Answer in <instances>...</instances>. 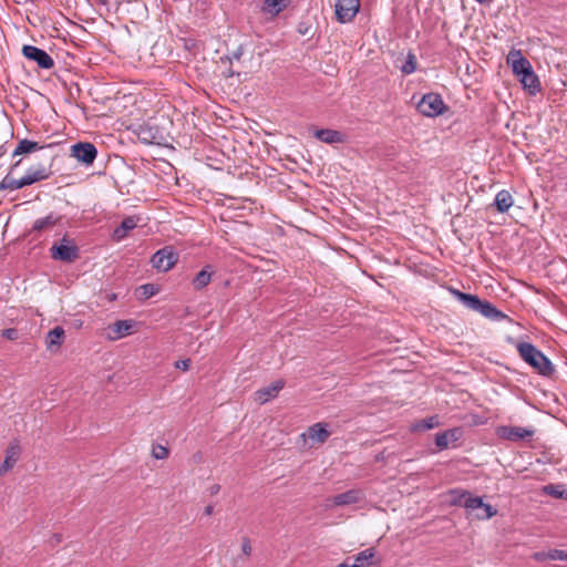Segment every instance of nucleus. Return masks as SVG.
Returning <instances> with one entry per match:
<instances>
[{
  "instance_id": "nucleus-37",
  "label": "nucleus",
  "mask_w": 567,
  "mask_h": 567,
  "mask_svg": "<svg viewBox=\"0 0 567 567\" xmlns=\"http://www.w3.org/2000/svg\"><path fill=\"white\" fill-rule=\"evenodd\" d=\"M297 31L301 35H308L311 31V24L308 21H300L297 25Z\"/></svg>"
},
{
  "instance_id": "nucleus-49",
  "label": "nucleus",
  "mask_w": 567,
  "mask_h": 567,
  "mask_svg": "<svg viewBox=\"0 0 567 567\" xmlns=\"http://www.w3.org/2000/svg\"><path fill=\"white\" fill-rule=\"evenodd\" d=\"M102 3H106L109 0H99Z\"/></svg>"
},
{
  "instance_id": "nucleus-39",
  "label": "nucleus",
  "mask_w": 567,
  "mask_h": 567,
  "mask_svg": "<svg viewBox=\"0 0 567 567\" xmlns=\"http://www.w3.org/2000/svg\"><path fill=\"white\" fill-rule=\"evenodd\" d=\"M251 550H252V548H251L249 538H247V537L243 538V544H241L243 554L246 556H249L251 554Z\"/></svg>"
},
{
  "instance_id": "nucleus-32",
  "label": "nucleus",
  "mask_w": 567,
  "mask_h": 567,
  "mask_svg": "<svg viewBox=\"0 0 567 567\" xmlns=\"http://www.w3.org/2000/svg\"><path fill=\"white\" fill-rule=\"evenodd\" d=\"M451 504L455 506H464V501L467 499V497H471V493L463 491V489H451Z\"/></svg>"
},
{
  "instance_id": "nucleus-36",
  "label": "nucleus",
  "mask_w": 567,
  "mask_h": 567,
  "mask_svg": "<svg viewBox=\"0 0 567 567\" xmlns=\"http://www.w3.org/2000/svg\"><path fill=\"white\" fill-rule=\"evenodd\" d=\"M549 560H567V551L561 549H551L547 555Z\"/></svg>"
},
{
  "instance_id": "nucleus-20",
  "label": "nucleus",
  "mask_w": 567,
  "mask_h": 567,
  "mask_svg": "<svg viewBox=\"0 0 567 567\" xmlns=\"http://www.w3.org/2000/svg\"><path fill=\"white\" fill-rule=\"evenodd\" d=\"M462 436V430L460 427H454L441 433H437L435 436V444L440 450H445L449 447L451 442H456Z\"/></svg>"
},
{
  "instance_id": "nucleus-6",
  "label": "nucleus",
  "mask_w": 567,
  "mask_h": 567,
  "mask_svg": "<svg viewBox=\"0 0 567 567\" xmlns=\"http://www.w3.org/2000/svg\"><path fill=\"white\" fill-rule=\"evenodd\" d=\"M464 507L470 512L474 513V517L477 519H489L496 515L497 511L489 504H485L478 496L467 497L464 501Z\"/></svg>"
},
{
  "instance_id": "nucleus-16",
  "label": "nucleus",
  "mask_w": 567,
  "mask_h": 567,
  "mask_svg": "<svg viewBox=\"0 0 567 567\" xmlns=\"http://www.w3.org/2000/svg\"><path fill=\"white\" fill-rule=\"evenodd\" d=\"M364 493L361 489H349L344 493L333 496L330 501L334 506H347L361 502Z\"/></svg>"
},
{
  "instance_id": "nucleus-7",
  "label": "nucleus",
  "mask_w": 567,
  "mask_h": 567,
  "mask_svg": "<svg viewBox=\"0 0 567 567\" xmlns=\"http://www.w3.org/2000/svg\"><path fill=\"white\" fill-rule=\"evenodd\" d=\"M360 9V0H336L334 12L340 23L351 22Z\"/></svg>"
},
{
  "instance_id": "nucleus-9",
  "label": "nucleus",
  "mask_w": 567,
  "mask_h": 567,
  "mask_svg": "<svg viewBox=\"0 0 567 567\" xmlns=\"http://www.w3.org/2000/svg\"><path fill=\"white\" fill-rule=\"evenodd\" d=\"M51 164L39 163L31 165L22 176V183L32 185L37 182L48 179L52 175Z\"/></svg>"
},
{
  "instance_id": "nucleus-33",
  "label": "nucleus",
  "mask_w": 567,
  "mask_h": 567,
  "mask_svg": "<svg viewBox=\"0 0 567 567\" xmlns=\"http://www.w3.org/2000/svg\"><path fill=\"white\" fill-rule=\"evenodd\" d=\"M416 70V58L413 53H409L401 71L404 74H412Z\"/></svg>"
},
{
  "instance_id": "nucleus-10",
  "label": "nucleus",
  "mask_w": 567,
  "mask_h": 567,
  "mask_svg": "<svg viewBox=\"0 0 567 567\" xmlns=\"http://www.w3.org/2000/svg\"><path fill=\"white\" fill-rule=\"evenodd\" d=\"M22 53L27 59L37 62L42 69H51L54 65L53 59L38 47L25 44L22 48Z\"/></svg>"
},
{
  "instance_id": "nucleus-18",
  "label": "nucleus",
  "mask_w": 567,
  "mask_h": 567,
  "mask_svg": "<svg viewBox=\"0 0 567 567\" xmlns=\"http://www.w3.org/2000/svg\"><path fill=\"white\" fill-rule=\"evenodd\" d=\"M62 216L54 213H50L45 217L38 218L33 221L31 231L42 233L52 229L54 226L61 223Z\"/></svg>"
},
{
  "instance_id": "nucleus-1",
  "label": "nucleus",
  "mask_w": 567,
  "mask_h": 567,
  "mask_svg": "<svg viewBox=\"0 0 567 567\" xmlns=\"http://www.w3.org/2000/svg\"><path fill=\"white\" fill-rule=\"evenodd\" d=\"M451 292L457 298L460 302H462L464 307L481 313L487 319L493 321H502L506 318V315L495 308L493 303L487 300L480 299L476 295L465 293L457 289H451Z\"/></svg>"
},
{
  "instance_id": "nucleus-38",
  "label": "nucleus",
  "mask_w": 567,
  "mask_h": 567,
  "mask_svg": "<svg viewBox=\"0 0 567 567\" xmlns=\"http://www.w3.org/2000/svg\"><path fill=\"white\" fill-rule=\"evenodd\" d=\"M1 333H2L3 338H6L8 340H12V341L17 340L18 336H19L18 330L14 328L4 329V330H2Z\"/></svg>"
},
{
  "instance_id": "nucleus-29",
  "label": "nucleus",
  "mask_w": 567,
  "mask_h": 567,
  "mask_svg": "<svg viewBox=\"0 0 567 567\" xmlns=\"http://www.w3.org/2000/svg\"><path fill=\"white\" fill-rule=\"evenodd\" d=\"M24 186H25V184L22 183V177L14 178L10 174H8L0 183V189L17 190V189L23 188Z\"/></svg>"
},
{
  "instance_id": "nucleus-5",
  "label": "nucleus",
  "mask_w": 567,
  "mask_h": 567,
  "mask_svg": "<svg viewBox=\"0 0 567 567\" xmlns=\"http://www.w3.org/2000/svg\"><path fill=\"white\" fill-rule=\"evenodd\" d=\"M178 255L169 246L157 250L151 259L153 267L164 272L171 270L176 265Z\"/></svg>"
},
{
  "instance_id": "nucleus-48",
  "label": "nucleus",
  "mask_w": 567,
  "mask_h": 567,
  "mask_svg": "<svg viewBox=\"0 0 567 567\" xmlns=\"http://www.w3.org/2000/svg\"><path fill=\"white\" fill-rule=\"evenodd\" d=\"M478 3H483L485 0H475Z\"/></svg>"
},
{
  "instance_id": "nucleus-47",
  "label": "nucleus",
  "mask_w": 567,
  "mask_h": 567,
  "mask_svg": "<svg viewBox=\"0 0 567 567\" xmlns=\"http://www.w3.org/2000/svg\"><path fill=\"white\" fill-rule=\"evenodd\" d=\"M218 489H219V486H217V485L213 487V492H217Z\"/></svg>"
},
{
  "instance_id": "nucleus-4",
  "label": "nucleus",
  "mask_w": 567,
  "mask_h": 567,
  "mask_svg": "<svg viewBox=\"0 0 567 567\" xmlns=\"http://www.w3.org/2000/svg\"><path fill=\"white\" fill-rule=\"evenodd\" d=\"M447 110L442 96L437 93L424 94L417 103V111L427 116L435 117L443 114Z\"/></svg>"
},
{
  "instance_id": "nucleus-22",
  "label": "nucleus",
  "mask_w": 567,
  "mask_h": 567,
  "mask_svg": "<svg viewBox=\"0 0 567 567\" xmlns=\"http://www.w3.org/2000/svg\"><path fill=\"white\" fill-rule=\"evenodd\" d=\"M214 275V269L210 265L205 266L192 280L193 288L197 291L206 288Z\"/></svg>"
},
{
  "instance_id": "nucleus-43",
  "label": "nucleus",
  "mask_w": 567,
  "mask_h": 567,
  "mask_svg": "<svg viewBox=\"0 0 567 567\" xmlns=\"http://www.w3.org/2000/svg\"><path fill=\"white\" fill-rule=\"evenodd\" d=\"M62 542V535L61 534H54L52 537V543L59 544Z\"/></svg>"
},
{
  "instance_id": "nucleus-3",
  "label": "nucleus",
  "mask_w": 567,
  "mask_h": 567,
  "mask_svg": "<svg viewBox=\"0 0 567 567\" xmlns=\"http://www.w3.org/2000/svg\"><path fill=\"white\" fill-rule=\"evenodd\" d=\"M50 256L53 260L72 264L80 257V248L74 239L64 235L60 241L54 243L50 248Z\"/></svg>"
},
{
  "instance_id": "nucleus-23",
  "label": "nucleus",
  "mask_w": 567,
  "mask_h": 567,
  "mask_svg": "<svg viewBox=\"0 0 567 567\" xmlns=\"http://www.w3.org/2000/svg\"><path fill=\"white\" fill-rule=\"evenodd\" d=\"M43 148H44V146L39 144L38 142L23 138V140L19 141L16 148L13 150L12 157L28 155V154H31L33 152H37V151H40Z\"/></svg>"
},
{
  "instance_id": "nucleus-21",
  "label": "nucleus",
  "mask_w": 567,
  "mask_h": 567,
  "mask_svg": "<svg viewBox=\"0 0 567 567\" xmlns=\"http://www.w3.org/2000/svg\"><path fill=\"white\" fill-rule=\"evenodd\" d=\"M315 137L327 144H339L344 142V135L341 132L331 128L316 130Z\"/></svg>"
},
{
  "instance_id": "nucleus-17",
  "label": "nucleus",
  "mask_w": 567,
  "mask_h": 567,
  "mask_svg": "<svg viewBox=\"0 0 567 567\" xmlns=\"http://www.w3.org/2000/svg\"><path fill=\"white\" fill-rule=\"evenodd\" d=\"M523 87L528 91L530 95H535L542 90L540 81L533 68L517 78Z\"/></svg>"
},
{
  "instance_id": "nucleus-46",
  "label": "nucleus",
  "mask_w": 567,
  "mask_h": 567,
  "mask_svg": "<svg viewBox=\"0 0 567 567\" xmlns=\"http://www.w3.org/2000/svg\"><path fill=\"white\" fill-rule=\"evenodd\" d=\"M20 164H21V159L13 163L11 168L13 169V168L18 167Z\"/></svg>"
},
{
  "instance_id": "nucleus-25",
  "label": "nucleus",
  "mask_w": 567,
  "mask_h": 567,
  "mask_svg": "<svg viewBox=\"0 0 567 567\" xmlns=\"http://www.w3.org/2000/svg\"><path fill=\"white\" fill-rule=\"evenodd\" d=\"M64 329L60 326L50 330L45 337L47 348L52 351L54 348H60L64 340Z\"/></svg>"
},
{
  "instance_id": "nucleus-28",
  "label": "nucleus",
  "mask_w": 567,
  "mask_h": 567,
  "mask_svg": "<svg viewBox=\"0 0 567 567\" xmlns=\"http://www.w3.org/2000/svg\"><path fill=\"white\" fill-rule=\"evenodd\" d=\"M287 8L286 0H265L262 11L271 16H278Z\"/></svg>"
},
{
  "instance_id": "nucleus-35",
  "label": "nucleus",
  "mask_w": 567,
  "mask_h": 567,
  "mask_svg": "<svg viewBox=\"0 0 567 567\" xmlns=\"http://www.w3.org/2000/svg\"><path fill=\"white\" fill-rule=\"evenodd\" d=\"M141 290V298L148 299L153 296H155L158 291V289L153 284H145L140 287Z\"/></svg>"
},
{
  "instance_id": "nucleus-40",
  "label": "nucleus",
  "mask_w": 567,
  "mask_h": 567,
  "mask_svg": "<svg viewBox=\"0 0 567 567\" xmlns=\"http://www.w3.org/2000/svg\"><path fill=\"white\" fill-rule=\"evenodd\" d=\"M175 367L177 369H181L183 371H187L190 367V360L189 359H186V360H179L175 363Z\"/></svg>"
},
{
  "instance_id": "nucleus-34",
  "label": "nucleus",
  "mask_w": 567,
  "mask_h": 567,
  "mask_svg": "<svg viewBox=\"0 0 567 567\" xmlns=\"http://www.w3.org/2000/svg\"><path fill=\"white\" fill-rule=\"evenodd\" d=\"M169 455V450L166 446L156 444L152 449V456L156 460H166Z\"/></svg>"
},
{
  "instance_id": "nucleus-19",
  "label": "nucleus",
  "mask_w": 567,
  "mask_h": 567,
  "mask_svg": "<svg viewBox=\"0 0 567 567\" xmlns=\"http://www.w3.org/2000/svg\"><path fill=\"white\" fill-rule=\"evenodd\" d=\"M19 456L20 445L18 442H13L6 450V457L0 466V476L10 471L16 465V463L19 460Z\"/></svg>"
},
{
  "instance_id": "nucleus-27",
  "label": "nucleus",
  "mask_w": 567,
  "mask_h": 567,
  "mask_svg": "<svg viewBox=\"0 0 567 567\" xmlns=\"http://www.w3.org/2000/svg\"><path fill=\"white\" fill-rule=\"evenodd\" d=\"M138 220L140 219L135 216L124 218L121 225L115 228L113 234L114 238L117 240L125 238L128 231L133 230L137 226Z\"/></svg>"
},
{
  "instance_id": "nucleus-44",
  "label": "nucleus",
  "mask_w": 567,
  "mask_h": 567,
  "mask_svg": "<svg viewBox=\"0 0 567 567\" xmlns=\"http://www.w3.org/2000/svg\"><path fill=\"white\" fill-rule=\"evenodd\" d=\"M213 512H214L213 505H208L205 507V511H204L205 515L210 516L213 514Z\"/></svg>"
},
{
  "instance_id": "nucleus-42",
  "label": "nucleus",
  "mask_w": 567,
  "mask_h": 567,
  "mask_svg": "<svg viewBox=\"0 0 567 567\" xmlns=\"http://www.w3.org/2000/svg\"><path fill=\"white\" fill-rule=\"evenodd\" d=\"M241 55H243V48L239 47L236 51H234L231 53V56L228 59L231 62L233 60H239L241 58Z\"/></svg>"
},
{
  "instance_id": "nucleus-8",
  "label": "nucleus",
  "mask_w": 567,
  "mask_h": 567,
  "mask_svg": "<svg viewBox=\"0 0 567 567\" xmlns=\"http://www.w3.org/2000/svg\"><path fill=\"white\" fill-rule=\"evenodd\" d=\"M71 156L83 165L90 166L97 156V150L90 142H79L71 146Z\"/></svg>"
},
{
  "instance_id": "nucleus-2",
  "label": "nucleus",
  "mask_w": 567,
  "mask_h": 567,
  "mask_svg": "<svg viewBox=\"0 0 567 567\" xmlns=\"http://www.w3.org/2000/svg\"><path fill=\"white\" fill-rule=\"evenodd\" d=\"M516 348L520 358L539 374L549 377L554 373V365L550 360L534 344L529 342H520Z\"/></svg>"
},
{
  "instance_id": "nucleus-15",
  "label": "nucleus",
  "mask_w": 567,
  "mask_h": 567,
  "mask_svg": "<svg viewBox=\"0 0 567 567\" xmlns=\"http://www.w3.org/2000/svg\"><path fill=\"white\" fill-rule=\"evenodd\" d=\"M331 432L328 430V425L326 423H316L308 427L307 433H302L301 436H308L313 443L322 444L324 443Z\"/></svg>"
},
{
  "instance_id": "nucleus-12",
  "label": "nucleus",
  "mask_w": 567,
  "mask_h": 567,
  "mask_svg": "<svg viewBox=\"0 0 567 567\" xmlns=\"http://www.w3.org/2000/svg\"><path fill=\"white\" fill-rule=\"evenodd\" d=\"M507 63L511 64L516 78L532 69L530 62L523 55L520 50L513 49L507 54Z\"/></svg>"
},
{
  "instance_id": "nucleus-41",
  "label": "nucleus",
  "mask_w": 567,
  "mask_h": 567,
  "mask_svg": "<svg viewBox=\"0 0 567 567\" xmlns=\"http://www.w3.org/2000/svg\"><path fill=\"white\" fill-rule=\"evenodd\" d=\"M547 555H548V551H537L533 555V557L537 561H544V560L548 559Z\"/></svg>"
},
{
  "instance_id": "nucleus-14",
  "label": "nucleus",
  "mask_w": 567,
  "mask_h": 567,
  "mask_svg": "<svg viewBox=\"0 0 567 567\" xmlns=\"http://www.w3.org/2000/svg\"><path fill=\"white\" fill-rule=\"evenodd\" d=\"M285 382L282 380H277L269 384L268 386L261 388L255 392V400L260 404H265L268 401L275 399L280 390L284 388Z\"/></svg>"
},
{
  "instance_id": "nucleus-31",
  "label": "nucleus",
  "mask_w": 567,
  "mask_h": 567,
  "mask_svg": "<svg viewBox=\"0 0 567 567\" xmlns=\"http://www.w3.org/2000/svg\"><path fill=\"white\" fill-rule=\"evenodd\" d=\"M543 492L557 499H567V492L564 486L559 484H548L544 486Z\"/></svg>"
},
{
  "instance_id": "nucleus-26",
  "label": "nucleus",
  "mask_w": 567,
  "mask_h": 567,
  "mask_svg": "<svg viewBox=\"0 0 567 567\" xmlns=\"http://www.w3.org/2000/svg\"><path fill=\"white\" fill-rule=\"evenodd\" d=\"M513 204L514 198L508 190L502 189L496 194L494 206L496 207L497 212L506 213L513 206Z\"/></svg>"
},
{
  "instance_id": "nucleus-13",
  "label": "nucleus",
  "mask_w": 567,
  "mask_h": 567,
  "mask_svg": "<svg viewBox=\"0 0 567 567\" xmlns=\"http://www.w3.org/2000/svg\"><path fill=\"white\" fill-rule=\"evenodd\" d=\"M133 320H117L107 327L106 338L110 341L120 340L132 333Z\"/></svg>"
},
{
  "instance_id": "nucleus-30",
  "label": "nucleus",
  "mask_w": 567,
  "mask_h": 567,
  "mask_svg": "<svg viewBox=\"0 0 567 567\" xmlns=\"http://www.w3.org/2000/svg\"><path fill=\"white\" fill-rule=\"evenodd\" d=\"M440 425L439 417L436 415L423 419L413 424L414 431H427Z\"/></svg>"
},
{
  "instance_id": "nucleus-24",
  "label": "nucleus",
  "mask_w": 567,
  "mask_h": 567,
  "mask_svg": "<svg viewBox=\"0 0 567 567\" xmlns=\"http://www.w3.org/2000/svg\"><path fill=\"white\" fill-rule=\"evenodd\" d=\"M378 564L379 563L375 561V549L368 548L354 556V563L352 564V567H371Z\"/></svg>"
},
{
  "instance_id": "nucleus-45",
  "label": "nucleus",
  "mask_w": 567,
  "mask_h": 567,
  "mask_svg": "<svg viewBox=\"0 0 567 567\" xmlns=\"http://www.w3.org/2000/svg\"><path fill=\"white\" fill-rule=\"evenodd\" d=\"M337 567H352V564L342 563V564H339Z\"/></svg>"
},
{
  "instance_id": "nucleus-11",
  "label": "nucleus",
  "mask_w": 567,
  "mask_h": 567,
  "mask_svg": "<svg viewBox=\"0 0 567 567\" xmlns=\"http://www.w3.org/2000/svg\"><path fill=\"white\" fill-rule=\"evenodd\" d=\"M497 434L504 440L518 442L532 437L534 435V430L522 426H501L497 430Z\"/></svg>"
}]
</instances>
